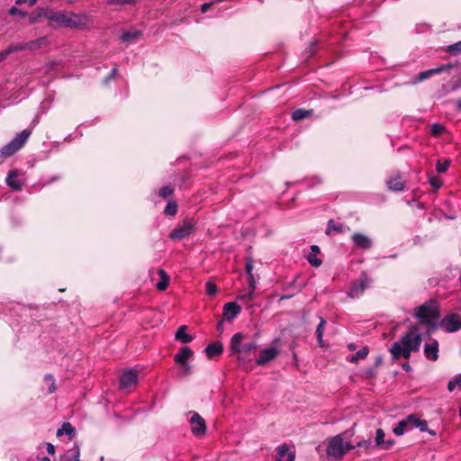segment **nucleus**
Returning a JSON list of instances; mask_svg holds the SVG:
<instances>
[{"label":"nucleus","mask_w":461,"mask_h":461,"mask_svg":"<svg viewBox=\"0 0 461 461\" xmlns=\"http://www.w3.org/2000/svg\"><path fill=\"white\" fill-rule=\"evenodd\" d=\"M312 113V110L296 109L292 113V119L294 121H301L308 118Z\"/></svg>","instance_id":"obj_33"},{"label":"nucleus","mask_w":461,"mask_h":461,"mask_svg":"<svg viewBox=\"0 0 461 461\" xmlns=\"http://www.w3.org/2000/svg\"><path fill=\"white\" fill-rule=\"evenodd\" d=\"M80 446L75 442L73 447L68 449L61 456L60 461H80Z\"/></svg>","instance_id":"obj_20"},{"label":"nucleus","mask_w":461,"mask_h":461,"mask_svg":"<svg viewBox=\"0 0 461 461\" xmlns=\"http://www.w3.org/2000/svg\"><path fill=\"white\" fill-rule=\"evenodd\" d=\"M191 418L189 420L191 432L196 438H201L205 435L207 426L204 419L195 411H189Z\"/></svg>","instance_id":"obj_10"},{"label":"nucleus","mask_w":461,"mask_h":461,"mask_svg":"<svg viewBox=\"0 0 461 461\" xmlns=\"http://www.w3.org/2000/svg\"><path fill=\"white\" fill-rule=\"evenodd\" d=\"M415 316L423 324L432 325L433 321L439 318V304L437 300L430 299L417 308Z\"/></svg>","instance_id":"obj_1"},{"label":"nucleus","mask_w":461,"mask_h":461,"mask_svg":"<svg viewBox=\"0 0 461 461\" xmlns=\"http://www.w3.org/2000/svg\"><path fill=\"white\" fill-rule=\"evenodd\" d=\"M456 386H458L461 389V374L456 375L453 380L449 381L447 384V389L450 392L454 391Z\"/></svg>","instance_id":"obj_41"},{"label":"nucleus","mask_w":461,"mask_h":461,"mask_svg":"<svg viewBox=\"0 0 461 461\" xmlns=\"http://www.w3.org/2000/svg\"><path fill=\"white\" fill-rule=\"evenodd\" d=\"M307 260L308 262L312 266V267H318L321 265V260L320 258H318L315 255L313 254H310L308 257H307Z\"/></svg>","instance_id":"obj_47"},{"label":"nucleus","mask_w":461,"mask_h":461,"mask_svg":"<svg viewBox=\"0 0 461 461\" xmlns=\"http://www.w3.org/2000/svg\"><path fill=\"white\" fill-rule=\"evenodd\" d=\"M193 356V351L189 347H183L181 348L179 353H177L175 356V361L178 365L180 364H185L187 362V359Z\"/></svg>","instance_id":"obj_27"},{"label":"nucleus","mask_w":461,"mask_h":461,"mask_svg":"<svg viewBox=\"0 0 461 461\" xmlns=\"http://www.w3.org/2000/svg\"><path fill=\"white\" fill-rule=\"evenodd\" d=\"M438 327L446 332H456L461 329V315L457 313H448L440 320Z\"/></svg>","instance_id":"obj_9"},{"label":"nucleus","mask_w":461,"mask_h":461,"mask_svg":"<svg viewBox=\"0 0 461 461\" xmlns=\"http://www.w3.org/2000/svg\"><path fill=\"white\" fill-rule=\"evenodd\" d=\"M213 2L204 3L201 5V11L202 13H206L210 7L212 5Z\"/></svg>","instance_id":"obj_58"},{"label":"nucleus","mask_w":461,"mask_h":461,"mask_svg":"<svg viewBox=\"0 0 461 461\" xmlns=\"http://www.w3.org/2000/svg\"><path fill=\"white\" fill-rule=\"evenodd\" d=\"M63 434H66L68 437L69 440H73L76 436V429L72 426L70 422H64L61 428L57 430V437H60Z\"/></svg>","instance_id":"obj_26"},{"label":"nucleus","mask_w":461,"mask_h":461,"mask_svg":"<svg viewBox=\"0 0 461 461\" xmlns=\"http://www.w3.org/2000/svg\"><path fill=\"white\" fill-rule=\"evenodd\" d=\"M449 166H450V161L449 160H446L443 163L438 160L437 165H436V170L438 173H444V172H446Z\"/></svg>","instance_id":"obj_43"},{"label":"nucleus","mask_w":461,"mask_h":461,"mask_svg":"<svg viewBox=\"0 0 461 461\" xmlns=\"http://www.w3.org/2000/svg\"><path fill=\"white\" fill-rule=\"evenodd\" d=\"M411 420H414L411 414L407 416L405 419L400 420L395 425V427L393 429V433L396 436H402L405 432L411 430L412 429Z\"/></svg>","instance_id":"obj_16"},{"label":"nucleus","mask_w":461,"mask_h":461,"mask_svg":"<svg viewBox=\"0 0 461 461\" xmlns=\"http://www.w3.org/2000/svg\"><path fill=\"white\" fill-rule=\"evenodd\" d=\"M8 13H9L10 15H19L22 18L27 16V13L26 12L18 9L16 6H12L9 9Z\"/></svg>","instance_id":"obj_48"},{"label":"nucleus","mask_w":461,"mask_h":461,"mask_svg":"<svg viewBox=\"0 0 461 461\" xmlns=\"http://www.w3.org/2000/svg\"><path fill=\"white\" fill-rule=\"evenodd\" d=\"M41 18L48 20V7H37L29 14L31 24L38 23Z\"/></svg>","instance_id":"obj_23"},{"label":"nucleus","mask_w":461,"mask_h":461,"mask_svg":"<svg viewBox=\"0 0 461 461\" xmlns=\"http://www.w3.org/2000/svg\"><path fill=\"white\" fill-rule=\"evenodd\" d=\"M357 447H365L366 449H369L372 447L371 440H363L357 443Z\"/></svg>","instance_id":"obj_53"},{"label":"nucleus","mask_w":461,"mask_h":461,"mask_svg":"<svg viewBox=\"0 0 461 461\" xmlns=\"http://www.w3.org/2000/svg\"><path fill=\"white\" fill-rule=\"evenodd\" d=\"M248 281L249 285V289L255 290L256 289V280L254 278L253 274L248 275Z\"/></svg>","instance_id":"obj_54"},{"label":"nucleus","mask_w":461,"mask_h":461,"mask_svg":"<svg viewBox=\"0 0 461 461\" xmlns=\"http://www.w3.org/2000/svg\"><path fill=\"white\" fill-rule=\"evenodd\" d=\"M94 18L86 12L75 13L69 11V29L86 30L92 27Z\"/></svg>","instance_id":"obj_4"},{"label":"nucleus","mask_w":461,"mask_h":461,"mask_svg":"<svg viewBox=\"0 0 461 461\" xmlns=\"http://www.w3.org/2000/svg\"><path fill=\"white\" fill-rule=\"evenodd\" d=\"M384 442V432L382 429H377L375 431V445L381 446Z\"/></svg>","instance_id":"obj_44"},{"label":"nucleus","mask_w":461,"mask_h":461,"mask_svg":"<svg viewBox=\"0 0 461 461\" xmlns=\"http://www.w3.org/2000/svg\"><path fill=\"white\" fill-rule=\"evenodd\" d=\"M8 55L9 52L7 50H5L4 51L0 52V61L5 59Z\"/></svg>","instance_id":"obj_61"},{"label":"nucleus","mask_w":461,"mask_h":461,"mask_svg":"<svg viewBox=\"0 0 461 461\" xmlns=\"http://www.w3.org/2000/svg\"><path fill=\"white\" fill-rule=\"evenodd\" d=\"M351 240L355 249L368 250L373 246L372 239L361 232H355L351 237Z\"/></svg>","instance_id":"obj_12"},{"label":"nucleus","mask_w":461,"mask_h":461,"mask_svg":"<svg viewBox=\"0 0 461 461\" xmlns=\"http://www.w3.org/2000/svg\"><path fill=\"white\" fill-rule=\"evenodd\" d=\"M136 0H108V4L110 5H132L135 3Z\"/></svg>","instance_id":"obj_50"},{"label":"nucleus","mask_w":461,"mask_h":461,"mask_svg":"<svg viewBox=\"0 0 461 461\" xmlns=\"http://www.w3.org/2000/svg\"><path fill=\"white\" fill-rule=\"evenodd\" d=\"M402 369H403V370H405V371H407V372L411 371V366H410V364H409V363H404V364H402Z\"/></svg>","instance_id":"obj_63"},{"label":"nucleus","mask_w":461,"mask_h":461,"mask_svg":"<svg viewBox=\"0 0 461 461\" xmlns=\"http://www.w3.org/2000/svg\"><path fill=\"white\" fill-rule=\"evenodd\" d=\"M446 51L452 56H456L461 53V41L454 44L448 45L446 48Z\"/></svg>","instance_id":"obj_38"},{"label":"nucleus","mask_w":461,"mask_h":461,"mask_svg":"<svg viewBox=\"0 0 461 461\" xmlns=\"http://www.w3.org/2000/svg\"><path fill=\"white\" fill-rule=\"evenodd\" d=\"M141 36V32L139 31L126 32L121 35V41L123 42L133 43L136 42Z\"/></svg>","instance_id":"obj_30"},{"label":"nucleus","mask_w":461,"mask_h":461,"mask_svg":"<svg viewBox=\"0 0 461 461\" xmlns=\"http://www.w3.org/2000/svg\"><path fill=\"white\" fill-rule=\"evenodd\" d=\"M254 261L251 258H248L246 261V273L247 275L253 274Z\"/></svg>","instance_id":"obj_51"},{"label":"nucleus","mask_w":461,"mask_h":461,"mask_svg":"<svg viewBox=\"0 0 461 461\" xmlns=\"http://www.w3.org/2000/svg\"><path fill=\"white\" fill-rule=\"evenodd\" d=\"M429 184L431 185V186H433L435 189H439L442 185H443V182L440 178L438 177H435V176H430L429 177Z\"/></svg>","instance_id":"obj_49"},{"label":"nucleus","mask_w":461,"mask_h":461,"mask_svg":"<svg viewBox=\"0 0 461 461\" xmlns=\"http://www.w3.org/2000/svg\"><path fill=\"white\" fill-rule=\"evenodd\" d=\"M49 44V40L47 37H40L34 41H28V45L30 48V50H35L42 46H47Z\"/></svg>","instance_id":"obj_32"},{"label":"nucleus","mask_w":461,"mask_h":461,"mask_svg":"<svg viewBox=\"0 0 461 461\" xmlns=\"http://www.w3.org/2000/svg\"><path fill=\"white\" fill-rule=\"evenodd\" d=\"M117 71H118L117 68H113L111 70L109 76L104 80V84L107 85L112 79H113L117 74Z\"/></svg>","instance_id":"obj_52"},{"label":"nucleus","mask_w":461,"mask_h":461,"mask_svg":"<svg viewBox=\"0 0 461 461\" xmlns=\"http://www.w3.org/2000/svg\"><path fill=\"white\" fill-rule=\"evenodd\" d=\"M395 441L393 439H388V440H384V444H383V448L384 449H390L393 445H394Z\"/></svg>","instance_id":"obj_55"},{"label":"nucleus","mask_w":461,"mask_h":461,"mask_svg":"<svg viewBox=\"0 0 461 461\" xmlns=\"http://www.w3.org/2000/svg\"><path fill=\"white\" fill-rule=\"evenodd\" d=\"M6 50H8V52L10 54L14 51H20V50H30V48H29L28 42H25V43L11 44L8 46V48Z\"/></svg>","instance_id":"obj_37"},{"label":"nucleus","mask_w":461,"mask_h":461,"mask_svg":"<svg viewBox=\"0 0 461 461\" xmlns=\"http://www.w3.org/2000/svg\"><path fill=\"white\" fill-rule=\"evenodd\" d=\"M172 194H173V188H171L169 185H164L158 191V195L163 198H167L169 195H171Z\"/></svg>","instance_id":"obj_45"},{"label":"nucleus","mask_w":461,"mask_h":461,"mask_svg":"<svg viewBox=\"0 0 461 461\" xmlns=\"http://www.w3.org/2000/svg\"><path fill=\"white\" fill-rule=\"evenodd\" d=\"M414 420L412 422V429L419 428L420 431L424 432L428 430V422L424 420H420L415 414H411Z\"/></svg>","instance_id":"obj_35"},{"label":"nucleus","mask_w":461,"mask_h":461,"mask_svg":"<svg viewBox=\"0 0 461 461\" xmlns=\"http://www.w3.org/2000/svg\"><path fill=\"white\" fill-rule=\"evenodd\" d=\"M254 292H255V290L249 289V291L248 293H245L244 294L238 296L237 300L244 302L245 303H248L249 302H250L254 299Z\"/></svg>","instance_id":"obj_42"},{"label":"nucleus","mask_w":461,"mask_h":461,"mask_svg":"<svg viewBox=\"0 0 461 461\" xmlns=\"http://www.w3.org/2000/svg\"><path fill=\"white\" fill-rule=\"evenodd\" d=\"M179 366H181L185 375L191 374V366L187 362H185V364H180Z\"/></svg>","instance_id":"obj_56"},{"label":"nucleus","mask_w":461,"mask_h":461,"mask_svg":"<svg viewBox=\"0 0 461 461\" xmlns=\"http://www.w3.org/2000/svg\"><path fill=\"white\" fill-rule=\"evenodd\" d=\"M165 214L175 216L177 212V204L176 202H168L164 210Z\"/></svg>","instance_id":"obj_40"},{"label":"nucleus","mask_w":461,"mask_h":461,"mask_svg":"<svg viewBox=\"0 0 461 461\" xmlns=\"http://www.w3.org/2000/svg\"><path fill=\"white\" fill-rule=\"evenodd\" d=\"M48 21L50 27H63L69 29V11L57 10L48 7Z\"/></svg>","instance_id":"obj_5"},{"label":"nucleus","mask_w":461,"mask_h":461,"mask_svg":"<svg viewBox=\"0 0 461 461\" xmlns=\"http://www.w3.org/2000/svg\"><path fill=\"white\" fill-rule=\"evenodd\" d=\"M176 340L183 343H189L193 340V337L186 333V326H180L175 335Z\"/></svg>","instance_id":"obj_28"},{"label":"nucleus","mask_w":461,"mask_h":461,"mask_svg":"<svg viewBox=\"0 0 461 461\" xmlns=\"http://www.w3.org/2000/svg\"><path fill=\"white\" fill-rule=\"evenodd\" d=\"M450 68H452V65L447 64V65L439 66L438 68H430V69H427V70L421 71L420 73L418 74L417 77L412 80V83L416 84L418 82H421L423 80H426V79L429 78L430 77H432L434 75L439 74V73H441L443 71H447Z\"/></svg>","instance_id":"obj_13"},{"label":"nucleus","mask_w":461,"mask_h":461,"mask_svg":"<svg viewBox=\"0 0 461 461\" xmlns=\"http://www.w3.org/2000/svg\"><path fill=\"white\" fill-rule=\"evenodd\" d=\"M294 452L290 451L289 447L286 444H282L277 447L276 461H294Z\"/></svg>","instance_id":"obj_22"},{"label":"nucleus","mask_w":461,"mask_h":461,"mask_svg":"<svg viewBox=\"0 0 461 461\" xmlns=\"http://www.w3.org/2000/svg\"><path fill=\"white\" fill-rule=\"evenodd\" d=\"M55 391H56L55 380H52V382L49 387V393H53Z\"/></svg>","instance_id":"obj_62"},{"label":"nucleus","mask_w":461,"mask_h":461,"mask_svg":"<svg viewBox=\"0 0 461 461\" xmlns=\"http://www.w3.org/2000/svg\"><path fill=\"white\" fill-rule=\"evenodd\" d=\"M445 131V127L441 123H433L430 126V134L434 137H438Z\"/></svg>","instance_id":"obj_39"},{"label":"nucleus","mask_w":461,"mask_h":461,"mask_svg":"<svg viewBox=\"0 0 461 461\" xmlns=\"http://www.w3.org/2000/svg\"><path fill=\"white\" fill-rule=\"evenodd\" d=\"M223 328H224V321L223 320H221L220 321H218L217 323V330L220 331V332H222L223 331Z\"/></svg>","instance_id":"obj_60"},{"label":"nucleus","mask_w":461,"mask_h":461,"mask_svg":"<svg viewBox=\"0 0 461 461\" xmlns=\"http://www.w3.org/2000/svg\"><path fill=\"white\" fill-rule=\"evenodd\" d=\"M279 350L276 348H267L259 352V357L256 360L258 366H263L275 359L278 356Z\"/></svg>","instance_id":"obj_15"},{"label":"nucleus","mask_w":461,"mask_h":461,"mask_svg":"<svg viewBox=\"0 0 461 461\" xmlns=\"http://www.w3.org/2000/svg\"><path fill=\"white\" fill-rule=\"evenodd\" d=\"M343 447H344V451H345V455L349 451V450H353L357 447V445H352L350 443H344L343 442Z\"/></svg>","instance_id":"obj_57"},{"label":"nucleus","mask_w":461,"mask_h":461,"mask_svg":"<svg viewBox=\"0 0 461 461\" xmlns=\"http://www.w3.org/2000/svg\"><path fill=\"white\" fill-rule=\"evenodd\" d=\"M195 228V222L192 219H185L181 225L176 226L169 234L173 240H181L189 237Z\"/></svg>","instance_id":"obj_8"},{"label":"nucleus","mask_w":461,"mask_h":461,"mask_svg":"<svg viewBox=\"0 0 461 461\" xmlns=\"http://www.w3.org/2000/svg\"><path fill=\"white\" fill-rule=\"evenodd\" d=\"M244 334L241 332L235 333L230 341V350L231 354L249 355L257 350L258 344L255 340L243 343Z\"/></svg>","instance_id":"obj_3"},{"label":"nucleus","mask_w":461,"mask_h":461,"mask_svg":"<svg viewBox=\"0 0 461 461\" xmlns=\"http://www.w3.org/2000/svg\"><path fill=\"white\" fill-rule=\"evenodd\" d=\"M369 349L367 347H363L355 355L351 356L349 361L351 363H357L359 360L365 359L368 355Z\"/></svg>","instance_id":"obj_34"},{"label":"nucleus","mask_w":461,"mask_h":461,"mask_svg":"<svg viewBox=\"0 0 461 461\" xmlns=\"http://www.w3.org/2000/svg\"><path fill=\"white\" fill-rule=\"evenodd\" d=\"M5 182L7 185L14 191H21L23 185V183L18 180V171L16 169H13L9 172Z\"/></svg>","instance_id":"obj_21"},{"label":"nucleus","mask_w":461,"mask_h":461,"mask_svg":"<svg viewBox=\"0 0 461 461\" xmlns=\"http://www.w3.org/2000/svg\"><path fill=\"white\" fill-rule=\"evenodd\" d=\"M31 134L32 131L29 129H25L21 132L17 133L10 142L5 144L0 149L1 157L6 158L15 154L19 149H21L24 146Z\"/></svg>","instance_id":"obj_2"},{"label":"nucleus","mask_w":461,"mask_h":461,"mask_svg":"<svg viewBox=\"0 0 461 461\" xmlns=\"http://www.w3.org/2000/svg\"><path fill=\"white\" fill-rule=\"evenodd\" d=\"M206 287V294L210 296H213L217 294V286L212 282H207L205 285Z\"/></svg>","instance_id":"obj_46"},{"label":"nucleus","mask_w":461,"mask_h":461,"mask_svg":"<svg viewBox=\"0 0 461 461\" xmlns=\"http://www.w3.org/2000/svg\"><path fill=\"white\" fill-rule=\"evenodd\" d=\"M331 230H334L338 233H342L344 231V226L342 224L337 223L334 220L330 219L328 221L326 234L329 235Z\"/></svg>","instance_id":"obj_36"},{"label":"nucleus","mask_w":461,"mask_h":461,"mask_svg":"<svg viewBox=\"0 0 461 461\" xmlns=\"http://www.w3.org/2000/svg\"><path fill=\"white\" fill-rule=\"evenodd\" d=\"M390 351L394 358L403 357L405 359H408L411 357V353L414 351V349H412V348H404L400 342H394Z\"/></svg>","instance_id":"obj_17"},{"label":"nucleus","mask_w":461,"mask_h":461,"mask_svg":"<svg viewBox=\"0 0 461 461\" xmlns=\"http://www.w3.org/2000/svg\"><path fill=\"white\" fill-rule=\"evenodd\" d=\"M326 454L329 457L342 459L345 456L343 434H338L328 440Z\"/></svg>","instance_id":"obj_6"},{"label":"nucleus","mask_w":461,"mask_h":461,"mask_svg":"<svg viewBox=\"0 0 461 461\" xmlns=\"http://www.w3.org/2000/svg\"><path fill=\"white\" fill-rule=\"evenodd\" d=\"M204 351L209 358H212L213 357L221 355L223 346L221 342L211 343L205 348Z\"/></svg>","instance_id":"obj_25"},{"label":"nucleus","mask_w":461,"mask_h":461,"mask_svg":"<svg viewBox=\"0 0 461 461\" xmlns=\"http://www.w3.org/2000/svg\"><path fill=\"white\" fill-rule=\"evenodd\" d=\"M424 355L426 358L436 361L438 358V342L436 339H432L429 343L424 345Z\"/></svg>","instance_id":"obj_19"},{"label":"nucleus","mask_w":461,"mask_h":461,"mask_svg":"<svg viewBox=\"0 0 461 461\" xmlns=\"http://www.w3.org/2000/svg\"><path fill=\"white\" fill-rule=\"evenodd\" d=\"M318 318L320 320V322L316 328L315 333H316V338H317L319 346L322 347L323 346L324 329L326 326V320L321 316H319Z\"/></svg>","instance_id":"obj_29"},{"label":"nucleus","mask_w":461,"mask_h":461,"mask_svg":"<svg viewBox=\"0 0 461 461\" xmlns=\"http://www.w3.org/2000/svg\"><path fill=\"white\" fill-rule=\"evenodd\" d=\"M399 342L402 343L404 348H412L414 352L418 351L421 344V336L419 333L418 328L415 326L411 327L401 338Z\"/></svg>","instance_id":"obj_7"},{"label":"nucleus","mask_w":461,"mask_h":461,"mask_svg":"<svg viewBox=\"0 0 461 461\" xmlns=\"http://www.w3.org/2000/svg\"><path fill=\"white\" fill-rule=\"evenodd\" d=\"M241 312V307L234 302L227 303L223 306V317L231 321Z\"/></svg>","instance_id":"obj_18"},{"label":"nucleus","mask_w":461,"mask_h":461,"mask_svg":"<svg viewBox=\"0 0 461 461\" xmlns=\"http://www.w3.org/2000/svg\"><path fill=\"white\" fill-rule=\"evenodd\" d=\"M388 189L392 191H402L404 189V184L401 179V176L399 174H396L388 179L386 182Z\"/></svg>","instance_id":"obj_24"},{"label":"nucleus","mask_w":461,"mask_h":461,"mask_svg":"<svg viewBox=\"0 0 461 461\" xmlns=\"http://www.w3.org/2000/svg\"><path fill=\"white\" fill-rule=\"evenodd\" d=\"M158 273L161 280L157 283V285H156L157 289L159 291H164L168 286L169 277H168L167 274L166 273V271L162 268H159Z\"/></svg>","instance_id":"obj_31"},{"label":"nucleus","mask_w":461,"mask_h":461,"mask_svg":"<svg viewBox=\"0 0 461 461\" xmlns=\"http://www.w3.org/2000/svg\"><path fill=\"white\" fill-rule=\"evenodd\" d=\"M44 380L45 381H50V382H52V380H54V377L52 375L50 374H47L45 376H44Z\"/></svg>","instance_id":"obj_64"},{"label":"nucleus","mask_w":461,"mask_h":461,"mask_svg":"<svg viewBox=\"0 0 461 461\" xmlns=\"http://www.w3.org/2000/svg\"><path fill=\"white\" fill-rule=\"evenodd\" d=\"M371 281L366 274L361 275L359 281L352 285L348 294L351 297H358L366 289Z\"/></svg>","instance_id":"obj_14"},{"label":"nucleus","mask_w":461,"mask_h":461,"mask_svg":"<svg viewBox=\"0 0 461 461\" xmlns=\"http://www.w3.org/2000/svg\"><path fill=\"white\" fill-rule=\"evenodd\" d=\"M139 380V374L137 370L127 369L122 372L120 377L119 386L121 389H129L137 384Z\"/></svg>","instance_id":"obj_11"},{"label":"nucleus","mask_w":461,"mask_h":461,"mask_svg":"<svg viewBox=\"0 0 461 461\" xmlns=\"http://www.w3.org/2000/svg\"><path fill=\"white\" fill-rule=\"evenodd\" d=\"M46 448H47V452L50 454V455H54L55 454V447L53 444L51 443H46Z\"/></svg>","instance_id":"obj_59"}]
</instances>
